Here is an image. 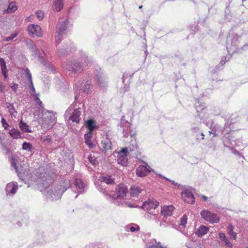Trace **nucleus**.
I'll use <instances>...</instances> for the list:
<instances>
[{"instance_id": "nucleus-11", "label": "nucleus", "mask_w": 248, "mask_h": 248, "mask_svg": "<svg viewBox=\"0 0 248 248\" xmlns=\"http://www.w3.org/2000/svg\"><path fill=\"white\" fill-rule=\"evenodd\" d=\"M100 148L102 151L106 153L112 149V144L110 139L107 136L101 140Z\"/></svg>"}, {"instance_id": "nucleus-53", "label": "nucleus", "mask_w": 248, "mask_h": 248, "mask_svg": "<svg viewBox=\"0 0 248 248\" xmlns=\"http://www.w3.org/2000/svg\"><path fill=\"white\" fill-rule=\"evenodd\" d=\"M18 87V85L17 84L15 83L14 82H13L11 83V85L10 86V87H11V89L14 92H16V91H17Z\"/></svg>"}, {"instance_id": "nucleus-39", "label": "nucleus", "mask_w": 248, "mask_h": 248, "mask_svg": "<svg viewBox=\"0 0 248 248\" xmlns=\"http://www.w3.org/2000/svg\"><path fill=\"white\" fill-rule=\"evenodd\" d=\"M80 53L81 56L82 57V59L84 60L85 62L87 63V65H89L92 61L91 58H89L87 55H86V54L83 51H81Z\"/></svg>"}, {"instance_id": "nucleus-16", "label": "nucleus", "mask_w": 248, "mask_h": 248, "mask_svg": "<svg viewBox=\"0 0 248 248\" xmlns=\"http://www.w3.org/2000/svg\"><path fill=\"white\" fill-rule=\"evenodd\" d=\"M75 185L77 190V194L75 196L74 199H76L79 194H82L85 191V185L79 179H76Z\"/></svg>"}, {"instance_id": "nucleus-9", "label": "nucleus", "mask_w": 248, "mask_h": 248, "mask_svg": "<svg viewBox=\"0 0 248 248\" xmlns=\"http://www.w3.org/2000/svg\"><path fill=\"white\" fill-rule=\"evenodd\" d=\"M28 31L29 34L31 36L42 37L43 36V31L41 27L37 25L34 24H30L28 26Z\"/></svg>"}, {"instance_id": "nucleus-14", "label": "nucleus", "mask_w": 248, "mask_h": 248, "mask_svg": "<svg viewBox=\"0 0 248 248\" xmlns=\"http://www.w3.org/2000/svg\"><path fill=\"white\" fill-rule=\"evenodd\" d=\"M218 238L220 239L221 245L227 248H232L233 245L231 243L230 237L226 236L225 234L222 232H219L218 233Z\"/></svg>"}, {"instance_id": "nucleus-43", "label": "nucleus", "mask_w": 248, "mask_h": 248, "mask_svg": "<svg viewBox=\"0 0 248 248\" xmlns=\"http://www.w3.org/2000/svg\"><path fill=\"white\" fill-rule=\"evenodd\" d=\"M18 35V33L16 32H13L11 34L10 36L6 37L4 40L6 42H9L13 39H14L15 38H16Z\"/></svg>"}, {"instance_id": "nucleus-27", "label": "nucleus", "mask_w": 248, "mask_h": 248, "mask_svg": "<svg viewBox=\"0 0 248 248\" xmlns=\"http://www.w3.org/2000/svg\"><path fill=\"white\" fill-rule=\"evenodd\" d=\"M22 149L30 153L31 155L33 154L34 148L30 142H24L22 145Z\"/></svg>"}, {"instance_id": "nucleus-24", "label": "nucleus", "mask_w": 248, "mask_h": 248, "mask_svg": "<svg viewBox=\"0 0 248 248\" xmlns=\"http://www.w3.org/2000/svg\"><path fill=\"white\" fill-rule=\"evenodd\" d=\"M227 232L231 239L235 240L236 239L237 233L234 232V227L232 224H229L227 226Z\"/></svg>"}, {"instance_id": "nucleus-42", "label": "nucleus", "mask_w": 248, "mask_h": 248, "mask_svg": "<svg viewBox=\"0 0 248 248\" xmlns=\"http://www.w3.org/2000/svg\"><path fill=\"white\" fill-rule=\"evenodd\" d=\"M25 74L26 76V78H27L29 83L32 82V76L31 73L30 72V70L28 68H26L24 70Z\"/></svg>"}, {"instance_id": "nucleus-3", "label": "nucleus", "mask_w": 248, "mask_h": 248, "mask_svg": "<svg viewBox=\"0 0 248 248\" xmlns=\"http://www.w3.org/2000/svg\"><path fill=\"white\" fill-rule=\"evenodd\" d=\"M68 183V186H64L58 185L53 188H51L50 190L47 192V199L51 200H57L61 198L63 193L69 187V181H66Z\"/></svg>"}, {"instance_id": "nucleus-62", "label": "nucleus", "mask_w": 248, "mask_h": 248, "mask_svg": "<svg viewBox=\"0 0 248 248\" xmlns=\"http://www.w3.org/2000/svg\"><path fill=\"white\" fill-rule=\"evenodd\" d=\"M62 35H60L59 33H58V35L55 37V44L56 46L60 43L62 39Z\"/></svg>"}, {"instance_id": "nucleus-20", "label": "nucleus", "mask_w": 248, "mask_h": 248, "mask_svg": "<svg viewBox=\"0 0 248 248\" xmlns=\"http://www.w3.org/2000/svg\"><path fill=\"white\" fill-rule=\"evenodd\" d=\"M79 83L81 84L80 90H81L83 93H89L90 92L91 88V79H87L83 85L82 82L81 83Z\"/></svg>"}, {"instance_id": "nucleus-1", "label": "nucleus", "mask_w": 248, "mask_h": 248, "mask_svg": "<svg viewBox=\"0 0 248 248\" xmlns=\"http://www.w3.org/2000/svg\"><path fill=\"white\" fill-rule=\"evenodd\" d=\"M116 189V194L109 196L110 200L112 203L117 206H128L131 208L135 207L128 203L125 200H122L128 192V188L126 186L123 184H120L117 186Z\"/></svg>"}, {"instance_id": "nucleus-4", "label": "nucleus", "mask_w": 248, "mask_h": 248, "mask_svg": "<svg viewBox=\"0 0 248 248\" xmlns=\"http://www.w3.org/2000/svg\"><path fill=\"white\" fill-rule=\"evenodd\" d=\"M74 104L71 105L66 110L65 115L67 117L68 115H70L69 117V119L73 122L78 123L81 119L80 115L81 112L79 110V108L74 109L72 112L74 107Z\"/></svg>"}, {"instance_id": "nucleus-49", "label": "nucleus", "mask_w": 248, "mask_h": 248, "mask_svg": "<svg viewBox=\"0 0 248 248\" xmlns=\"http://www.w3.org/2000/svg\"><path fill=\"white\" fill-rule=\"evenodd\" d=\"M209 134H213V137H216L217 136V130L215 126H213V125L210 127V130L209 131Z\"/></svg>"}, {"instance_id": "nucleus-37", "label": "nucleus", "mask_w": 248, "mask_h": 248, "mask_svg": "<svg viewBox=\"0 0 248 248\" xmlns=\"http://www.w3.org/2000/svg\"><path fill=\"white\" fill-rule=\"evenodd\" d=\"M138 148V146L137 145V143L136 141H134L133 143L132 144V146L129 147V148H123L122 150V152L124 154L126 155L128 152V150L130 151H134L137 150Z\"/></svg>"}, {"instance_id": "nucleus-21", "label": "nucleus", "mask_w": 248, "mask_h": 248, "mask_svg": "<svg viewBox=\"0 0 248 248\" xmlns=\"http://www.w3.org/2000/svg\"><path fill=\"white\" fill-rule=\"evenodd\" d=\"M174 207L172 205L164 206L162 208L161 214L164 217H167L172 215Z\"/></svg>"}, {"instance_id": "nucleus-57", "label": "nucleus", "mask_w": 248, "mask_h": 248, "mask_svg": "<svg viewBox=\"0 0 248 248\" xmlns=\"http://www.w3.org/2000/svg\"><path fill=\"white\" fill-rule=\"evenodd\" d=\"M11 166L13 167H14L15 168V169L16 170V171L17 172H18L17 167V166H16V161H15V159L14 157H12L11 158Z\"/></svg>"}, {"instance_id": "nucleus-54", "label": "nucleus", "mask_w": 248, "mask_h": 248, "mask_svg": "<svg viewBox=\"0 0 248 248\" xmlns=\"http://www.w3.org/2000/svg\"><path fill=\"white\" fill-rule=\"evenodd\" d=\"M1 122L2 123V125L5 129H7L9 127V124L6 122L5 119L3 118H1Z\"/></svg>"}, {"instance_id": "nucleus-55", "label": "nucleus", "mask_w": 248, "mask_h": 248, "mask_svg": "<svg viewBox=\"0 0 248 248\" xmlns=\"http://www.w3.org/2000/svg\"><path fill=\"white\" fill-rule=\"evenodd\" d=\"M30 83V85H29V87L30 88L31 90V94H32V95H35L36 94L35 93V89L34 87V86H33V82H30L29 83Z\"/></svg>"}, {"instance_id": "nucleus-22", "label": "nucleus", "mask_w": 248, "mask_h": 248, "mask_svg": "<svg viewBox=\"0 0 248 248\" xmlns=\"http://www.w3.org/2000/svg\"><path fill=\"white\" fill-rule=\"evenodd\" d=\"M238 38V36L237 37V38H235L234 41H231V43H229V38L227 39V49H228V51H231L232 52H233L235 51L237 47V43L236 41L237 38Z\"/></svg>"}, {"instance_id": "nucleus-56", "label": "nucleus", "mask_w": 248, "mask_h": 248, "mask_svg": "<svg viewBox=\"0 0 248 248\" xmlns=\"http://www.w3.org/2000/svg\"><path fill=\"white\" fill-rule=\"evenodd\" d=\"M35 101L36 103H38L40 107H43V103L40 100V99L39 98V94H35Z\"/></svg>"}, {"instance_id": "nucleus-64", "label": "nucleus", "mask_w": 248, "mask_h": 248, "mask_svg": "<svg viewBox=\"0 0 248 248\" xmlns=\"http://www.w3.org/2000/svg\"><path fill=\"white\" fill-rule=\"evenodd\" d=\"M199 127L198 126H195L191 128V131L193 133H197L199 131Z\"/></svg>"}, {"instance_id": "nucleus-26", "label": "nucleus", "mask_w": 248, "mask_h": 248, "mask_svg": "<svg viewBox=\"0 0 248 248\" xmlns=\"http://www.w3.org/2000/svg\"><path fill=\"white\" fill-rule=\"evenodd\" d=\"M27 46L30 48L32 49V51L36 56L39 55V52L38 50L36 48L35 44L31 40H28L26 41Z\"/></svg>"}, {"instance_id": "nucleus-33", "label": "nucleus", "mask_w": 248, "mask_h": 248, "mask_svg": "<svg viewBox=\"0 0 248 248\" xmlns=\"http://www.w3.org/2000/svg\"><path fill=\"white\" fill-rule=\"evenodd\" d=\"M124 230L126 232H134L140 230V227L137 225H128L124 227Z\"/></svg>"}, {"instance_id": "nucleus-40", "label": "nucleus", "mask_w": 248, "mask_h": 248, "mask_svg": "<svg viewBox=\"0 0 248 248\" xmlns=\"http://www.w3.org/2000/svg\"><path fill=\"white\" fill-rule=\"evenodd\" d=\"M0 65L1 67V73L3 72H8L6 62L3 58H0Z\"/></svg>"}, {"instance_id": "nucleus-34", "label": "nucleus", "mask_w": 248, "mask_h": 248, "mask_svg": "<svg viewBox=\"0 0 248 248\" xmlns=\"http://www.w3.org/2000/svg\"><path fill=\"white\" fill-rule=\"evenodd\" d=\"M186 246L188 248H202V245L192 241L187 242L186 243Z\"/></svg>"}, {"instance_id": "nucleus-6", "label": "nucleus", "mask_w": 248, "mask_h": 248, "mask_svg": "<svg viewBox=\"0 0 248 248\" xmlns=\"http://www.w3.org/2000/svg\"><path fill=\"white\" fill-rule=\"evenodd\" d=\"M48 112L51 114L47 116V118L43 120L41 125L42 128L44 129L45 131L51 128L56 121L55 115L52 114L50 111Z\"/></svg>"}, {"instance_id": "nucleus-36", "label": "nucleus", "mask_w": 248, "mask_h": 248, "mask_svg": "<svg viewBox=\"0 0 248 248\" xmlns=\"http://www.w3.org/2000/svg\"><path fill=\"white\" fill-rule=\"evenodd\" d=\"M38 44H42V45L40 46V48L42 50V53L43 54L44 57L46 58H47L48 56L47 55V46L46 43L44 42H43L41 40L38 42Z\"/></svg>"}, {"instance_id": "nucleus-10", "label": "nucleus", "mask_w": 248, "mask_h": 248, "mask_svg": "<svg viewBox=\"0 0 248 248\" xmlns=\"http://www.w3.org/2000/svg\"><path fill=\"white\" fill-rule=\"evenodd\" d=\"M18 186L16 182H12L7 184L5 188L6 195L9 196H13L17 192Z\"/></svg>"}, {"instance_id": "nucleus-50", "label": "nucleus", "mask_w": 248, "mask_h": 248, "mask_svg": "<svg viewBox=\"0 0 248 248\" xmlns=\"http://www.w3.org/2000/svg\"><path fill=\"white\" fill-rule=\"evenodd\" d=\"M36 16L39 20L43 19L44 16V13L42 11H38L36 13Z\"/></svg>"}, {"instance_id": "nucleus-18", "label": "nucleus", "mask_w": 248, "mask_h": 248, "mask_svg": "<svg viewBox=\"0 0 248 248\" xmlns=\"http://www.w3.org/2000/svg\"><path fill=\"white\" fill-rule=\"evenodd\" d=\"M99 180L100 183L101 184H106L108 185H114L115 184V179L111 176L108 175H105L102 176Z\"/></svg>"}, {"instance_id": "nucleus-47", "label": "nucleus", "mask_w": 248, "mask_h": 248, "mask_svg": "<svg viewBox=\"0 0 248 248\" xmlns=\"http://www.w3.org/2000/svg\"><path fill=\"white\" fill-rule=\"evenodd\" d=\"M127 159L124 156H120L118 159V162L122 165H125L127 163Z\"/></svg>"}, {"instance_id": "nucleus-7", "label": "nucleus", "mask_w": 248, "mask_h": 248, "mask_svg": "<svg viewBox=\"0 0 248 248\" xmlns=\"http://www.w3.org/2000/svg\"><path fill=\"white\" fill-rule=\"evenodd\" d=\"M66 69L72 73L81 72L83 70L80 62L76 60L69 62L66 64Z\"/></svg>"}, {"instance_id": "nucleus-38", "label": "nucleus", "mask_w": 248, "mask_h": 248, "mask_svg": "<svg viewBox=\"0 0 248 248\" xmlns=\"http://www.w3.org/2000/svg\"><path fill=\"white\" fill-rule=\"evenodd\" d=\"M17 10V6L15 2H12L9 4L7 9V13H13Z\"/></svg>"}, {"instance_id": "nucleus-5", "label": "nucleus", "mask_w": 248, "mask_h": 248, "mask_svg": "<svg viewBox=\"0 0 248 248\" xmlns=\"http://www.w3.org/2000/svg\"><path fill=\"white\" fill-rule=\"evenodd\" d=\"M201 216L205 220L211 223H218L220 220L219 218L216 214L211 213L205 209L201 212Z\"/></svg>"}, {"instance_id": "nucleus-29", "label": "nucleus", "mask_w": 248, "mask_h": 248, "mask_svg": "<svg viewBox=\"0 0 248 248\" xmlns=\"http://www.w3.org/2000/svg\"><path fill=\"white\" fill-rule=\"evenodd\" d=\"M53 7L56 11H60L63 7V0H53Z\"/></svg>"}, {"instance_id": "nucleus-17", "label": "nucleus", "mask_w": 248, "mask_h": 248, "mask_svg": "<svg viewBox=\"0 0 248 248\" xmlns=\"http://www.w3.org/2000/svg\"><path fill=\"white\" fill-rule=\"evenodd\" d=\"M187 217L186 215H183L180 220V223H179V226L177 230H178L179 231H180L181 232H182L185 235L187 236L188 233H186L185 232V228L186 226V225L187 223Z\"/></svg>"}, {"instance_id": "nucleus-58", "label": "nucleus", "mask_w": 248, "mask_h": 248, "mask_svg": "<svg viewBox=\"0 0 248 248\" xmlns=\"http://www.w3.org/2000/svg\"><path fill=\"white\" fill-rule=\"evenodd\" d=\"M85 143L90 148H93V145L91 141V139H85Z\"/></svg>"}, {"instance_id": "nucleus-15", "label": "nucleus", "mask_w": 248, "mask_h": 248, "mask_svg": "<svg viewBox=\"0 0 248 248\" xmlns=\"http://www.w3.org/2000/svg\"><path fill=\"white\" fill-rule=\"evenodd\" d=\"M182 196L186 202L192 204L195 201L194 195L191 191L188 189H185L181 193Z\"/></svg>"}, {"instance_id": "nucleus-25", "label": "nucleus", "mask_w": 248, "mask_h": 248, "mask_svg": "<svg viewBox=\"0 0 248 248\" xmlns=\"http://www.w3.org/2000/svg\"><path fill=\"white\" fill-rule=\"evenodd\" d=\"M98 86L101 89H104L108 86V81L100 75L96 76Z\"/></svg>"}, {"instance_id": "nucleus-8", "label": "nucleus", "mask_w": 248, "mask_h": 248, "mask_svg": "<svg viewBox=\"0 0 248 248\" xmlns=\"http://www.w3.org/2000/svg\"><path fill=\"white\" fill-rule=\"evenodd\" d=\"M131 124L128 121H122L121 127L123 128V135L125 137H128L129 135L133 137L135 135V132L130 127Z\"/></svg>"}, {"instance_id": "nucleus-2", "label": "nucleus", "mask_w": 248, "mask_h": 248, "mask_svg": "<svg viewBox=\"0 0 248 248\" xmlns=\"http://www.w3.org/2000/svg\"><path fill=\"white\" fill-rule=\"evenodd\" d=\"M159 202L154 200L148 199L143 203L142 208L144 210L147 211V213L145 216L147 218L155 219L157 221L158 219L157 217L158 215L155 212V209L158 206Z\"/></svg>"}, {"instance_id": "nucleus-51", "label": "nucleus", "mask_w": 248, "mask_h": 248, "mask_svg": "<svg viewBox=\"0 0 248 248\" xmlns=\"http://www.w3.org/2000/svg\"><path fill=\"white\" fill-rule=\"evenodd\" d=\"M103 185L104 184H101V183H100V184H99L98 186H97V187L100 192L105 193L107 191L106 190V188L104 187Z\"/></svg>"}, {"instance_id": "nucleus-23", "label": "nucleus", "mask_w": 248, "mask_h": 248, "mask_svg": "<svg viewBox=\"0 0 248 248\" xmlns=\"http://www.w3.org/2000/svg\"><path fill=\"white\" fill-rule=\"evenodd\" d=\"M143 190L141 186H133L130 189V193L131 197H137Z\"/></svg>"}, {"instance_id": "nucleus-41", "label": "nucleus", "mask_w": 248, "mask_h": 248, "mask_svg": "<svg viewBox=\"0 0 248 248\" xmlns=\"http://www.w3.org/2000/svg\"><path fill=\"white\" fill-rule=\"evenodd\" d=\"M40 140L49 145L52 143V140L49 138L48 136H41L40 137Z\"/></svg>"}, {"instance_id": "nucleus-44", "label": "nucleus", "mask_w": 248, "mask_h": 248, "mask_svg": "<svg viewBox=\"0 0 248 248\" xmlns=\"http://www.w3.org/2000/svg\"><path fill=\"white\" fill-rule=\"evenodd\" d=\"M86 248H103L102 245L99 243L96 244L91 243L86 246Z\"/></svg>"}, {"instance_id": "nucleus-12", "label": "nucleus", "mask_w": 248, "mask_h": 248, "mask_svg": "<svg viewBox=\"0 0 248 248\" xmlns=\"http://www.w3.org/2000/svg\"><path fill=\"white\" fill-rule=\"evenodd\" d=\"M71 26L69 21L67 19H62L59 21L57 27V33L62 35L64 31Z\"/></svg>"}, {"instance_id": "nucleus-59", "label": "nucleus", "mask_w": 248, "mask_h": 248, "mask_svg": "<svg viewBox=\"0 0 248 248\" xmlns=\"http://www.w3.org/2000/svg\"><path fill=\"white\" fill-rule=\"evenodd\" d=\"M63 49H64L63 52H61L60 50H58V53L60 56L64 55L65 53H67L68 51L71 50V49L69 48L68 46H67L66 48L64 47Z\"/></svg>"}, {"instance_id": "nucleus-13", "label": "nucleus", "mask_w": 248, "mask_h": 248, "mask_svg": "<svg viewBox=\"0 0 248 248\" xmlns=\"http://www.w3.org/2000/svg\"><path fill=\"white\" fill-rule=\"evenodd\" d=\"M144 164L145 165L139 166L137 169L136 173L138 176L144 177L152 171V169L146 163Z\"/></svg>"}, {"instance_id": "nucleus-35", "label": "nucleus", "mask_w": 248, "mask_h": 248, "mask_svg": "<svg viewBox=\"0 0 248 248\" xmlns=\"http://www.w3.org/2000/svg\"><path fill=\"white\" fill-rule=\"evenodd\" d=\"M7 108H8V111L10 114L14 117H16V116L17 112L16 111L15 108L13 105L11 103H7Z\"/></svg>"}, {"instance_id": "nucleus-30", "label": "nucleus", "mask_w": 248, "mask_h": 248, "mask_svg": "<svg viewBox=\"0 0 248 248\" xmlns=\"http://www.w3.org/2000/svg\"><path fill=\"white\" fill-rule=\"evenodd\" d=\"M209 229L207 227L201 225L199 228L196 231L195 233L199 236H202L206 233H207Z\"/></svg>"}, {"instance_id": "nucleus-61", "label": "nucleus", "mask_w": 248, "mask_h": 248, "mask_svg": "<svg viewBox=\"0 0 248 248\" xmlns=\"http://www.w3.org/2000/svg\"><path fill=\"white\" fill-rule=\"evenodd\" d=\"M93 137V132L89 131L87 134L84 135V139H91Z\"/></svg>"}, {"instance_id": "nucleus-52", "label": "nucleus", "mask_w": 248, "mask_h": 248, "mask_svg": "<svg viewBox=\"0 0 248 248\" xmlns=\"http://www.w3.org/2000/svg\"><path fill=\"white\" fill-rule=\"evenodd\" d=\"M160 176L163 178L164 179L168 180V181H169L171 183L172 185H174V186H178V187L180 186L181 185L179 184H178L177 183H176L175 182H174V181L173 180H171L170 179H169L167 178H166V177L165 176H162L161 175H160Z\"/></svg>"}, {"instance_id": "nucleus-45", "label": "nucleus", "mask_w": 248, "mask_h": 248, "mask_svg": "<svg viewBox=\"0 0 248 248\" xmlns=\"http://www.w3.org/2000/svg\"><path fill=\"white\" fill-rule=\"evenodd\" d=\"M231 127L228 126L226 124H225V127H224L222 130V134L224 135V137H227V135L229 134L230 132L231 131Z\"/></svg>"}, {"instance_id": "nucleus-60", "label": "nucleus", "mask_w": 248, "mask_h": 248, "mask_svg": "<svg viewBox=\"0 0 248 248\" xmlns=\"http://www.w3.org/2000/svg\"><path fill=\"white\" fill-rule=\"evenodd\" d=\"M129 85H125L124 87V88H122L120 90V92L121 93H125V92H127L128 91H129Z\"/></svg>"}, {"instance_id": "nucleus-46", "label": "nucleus", "mask_w": 248, "mask_h": 248, "mask_svg": "<svg viewBox=\"0 0 248 248\" xmlns=\"http://www.w3.org/2000/svg\"><path fill=\"white\" fill-rule=\"evenodd\" d=\"M1 141H2V140ZM0 144L2 145V150L4 152H5V154L6 155L9 154L11 152V150L9 148V147L7 146H6L4 143H2V141H1V142H0Z\"/></svg>"}, {"instance_id": "nucleus-31", "label": "nucleus", "mask_w": 248, "mask_h": 248, "mask_svg": "<svg viewBox=\"0 0 248 248\" xmlns=\"http://www.w3.org/2000/svg\"><path fill=\"white\" fill-rule=\"evenodd\" d=\"M19 127L21 131L26 133H31V130L29 126L25 122L21 120L19 123Z\"/></svg>"}, {"instance_id": "nucleus-28", "label": "nucleus", "mask_w": 248, "mask_h": 248, "mask_svg": "<svg viewBox=\"0 0 248 248\" xmlns=\"http://www.w3.org/2000/svg\"><path fill=\"white\" fill-rule=\"evenodd\" d=\"M85 123L87 128L90 131L93 132L94 129L98 127V126L96 124L95 121L92 119L87 120L86 121Z\"/></svg>"}, {"instance_id": "nucleus-63", "label": "nucleus", "mask_w": 248, "mask_h": 248, "mask_svg": "<svg viewBox=\"0 0 248 248\" xmlns=\"http://www.w3.org/2000/svg\"><path fill=\"white\" fill-rule=\"evenodd\" d=\"M5 86L3 83L0 82V93H4Z\"/></svg>"}, {"instance_id": "nucleus-19", "label": "nucleus", "mask_w": 248, "mask_h": 248, "mask_svg": "<svg viewBox=\"0 0 248 248\" xmlns=\"http://www.w3.org/2000/svg\"><path fill=\"white\" fill-rule=\"evenodd\" d=\"M195 107L197 112L199 113V117L200 118H203L204 116L202 114L204 113L206 111L204 106L199 101H197L195 103Z\"/></svg>"}, {"instance_id": "nucleus-32", "label": "nucleus", "mask_w": 248, "mask_h": 248, "mask_svg": "<svg viewBox=\"0 0 248 248\" xmlns=\"http://www.w3.org/2000/svg\"><path fill=\"white\" fill-rule=\"evenodd\" d=\"M8 133L14 139H20L22 137L20 131L15 128L10 130Z\"/></svg>"}, {"instance_id": "nucleus-48", "label": "nucleus", "mask_w": 248, "mask_h": 248, "mask_svg": "<svg viewBox=\"0 0 248 248\" xmlns=\"http://www.w3.org/2000/svg\"><path fill=\"white\" fill-rule=\"evenodd\" d=\"M88 159L89 161L93 165H95L97 163L96 158L92 156V155H88Z\"/></svg>"}]
</instances>
